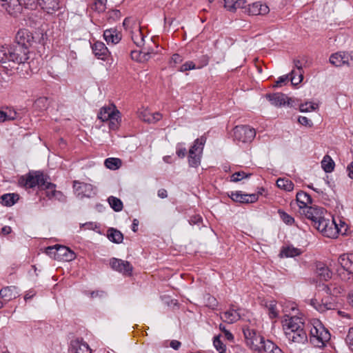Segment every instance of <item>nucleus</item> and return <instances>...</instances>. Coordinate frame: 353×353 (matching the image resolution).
<instances>
[{
    "label": "nucleus",
    "mask_w": 353,
    "mask_h": 353,
    "mask_svg": "<svg viewBox=\"0 0 353 353\" xmlns=\"http://www.w3.org/2000/svg\"><path fill=\"white\" fill-rule=\"evenodd\" d=\"M152 53V52H150L149 50H145V49H142L140 52L137 51H132L131 52V57L132 59L141 61L142 58L141 55L143 54V57L150 54Z\"/></svg>",
    "instance_id": "nucleus-44"
},
{
    "label": "nucleus",
    "mask_w": 353,
    "mask_h": 353,
    "mask_svg": "<svg viewBox=\"0 0 353 353\" xmlns=\"http://www.w3.org/2000/svg\"><path fill=\"white\" fill-rule=\"evenodd\" d=\"M234 139L239 142H251L256 136L254 129L247 125L236 126L233 129Z\"/></svg>",
    "instance_id": "nucleus-7"
},
{
    "label": "nucleus",
    "mask_w": 353,
    "mask_h": 353,
    "mask_svg": "<svg viewBox=\"0 0 353 353\" xmlns=\"http://www.w3.org/2000/svg\"><path fill=\"white\" fill-rule=\"evenodd\" d=\"M105 165L110 170H117L122 164V161L118 158H108L105 160Z\"/></svg>",
    "instance_id": "nucleus-35"
},
{
    "label": "nucleus",
    "mask_w": 353,
    "mask_h": 353,
    "mask_svg": "<svg viewBox=\"0 0 353 353\" xmlns=\"http://www.w3.org/2000/svg\"><path fill=\"white\" fill-rule=\"evenodd\" d=\"M59 245L57 244L53 246H49L46 248V253L49 255L51 258L57 260V251L58 250V246Z\"/></svg>",
    "instance_id": "nucleus-51"
},
{
    "label": "nucleus",
    "mask_w": 353,
    "mask_h": 353,
    "mask_svg": "<svg viewBox=\"0 0 353 353\" xmlns=\"http://www.w3.org/2000/svg\"><path fill=\"white\" fill-rule=\"evenodd\" d=\"M321 166L325 172H331L334 168V162L329 155H325L321 161Z\"/></svg>",
    "instance_id": "nucleus-33"
},
{
    "label": "nucleus",
    "mask_w": 353,
    "mask_h": 353,
    "mask_svg": "<svg viewBox=\"0 0 353 353\" xmlns=\"http://www.w3.org/2000/svg\"><path fill=\"white\" fill-rule=\"evenodd\" d=\"M303 326V323L297 316H287V319L283 321L285 336L289 341L294 343H305L307 341V336Z\"/></svg>",
    "instance_id": "nucleus-1"
},
{
    "label": "nucleus",
    "mask_w": 353,
    "mask_h": 353,
    "mask_svg": "<svg viewBox=\"0 0 353 353\" xmlns=\"http://www.w3.org/2000/svg\"><path fill=\"white\" fill-rule=\"evenodd\" d=\"M120 114L114 105H110L108 107H103L101 109L98 118L102 121H108L112 117Z\"/></svg>",
    "instance_id": "nucleus-21"
},
{
    "label": "nucleus",
    "mask_w": 353,
    "mask_h": 353,
    "mask_svg": "<svg viewBox=\"0 0 353 353\" xmlns=\"http://www.w3.org/2000/svg\"><path fill=\"white\" fill-rule=\"evenodd\" d=\"M245 341L252 351L261 353L264 351L266 347V341L254 329L245 327L243 330Z\"/></svg>",
    "instance_id": "nucleus-2"
},
{
    "label": "nucleus",
    "mask_w": 353,
    "mask_h": 353,
    "mask_svg": "<svg viewBox=\"0 0 353 353\" xmlns=\"http://www.w3.org/2000/svg\"><path fill=\"white\" fill-rule=\"evenodd\" d=\"M336 225L339 234H341L342 235L346 234L347 231V225L344 221L339 219V223H336Z\"/></svg>",
    "instance_id": "nucleus-54"
},
{
    "label": "nucleus",
    "mask_w": 353,
    "mask_h": 353,
    "mask_svg": "<svg viewBox=\"0 0 353 353\" xmlns=\"http://www.w3.org/2000/svg\"><path fill=\"white\" fill-rule=\"evenodd\" d=\"M9 46H0V62L6 63L10 61Z\"/></svg>",
    "instance_id": "nucleus-41"
},
{
    "label": "nucleus",
    "mask_w": 353,
    "mask_h": 353,
    "mask_svg": "<svg viewBox=\"0 0 353 353\" xmlns=\"http://www.w3.org/2000/svg\"><path fill=\"white\" fill-rule=\"evenodd\" d=\"M169 345L173 348L174 350H177L179 349V347H181V343L180 341H176V340H172L171 341L170 343H169Z\"/></svg>",
    "instance_id": "nucleus-63"
},
{
    "label": "nucleus",
    "mask_w": 353,
    "mask_h": 353,
    "mask_svg": "<svg viewBox=\"0 0 353 353\" xmlns=\"http://www.w3.org/2000/svg\"><path fill=\"white\" fill-rule=\"evenodd\" d=\"M301 253V252L299 249L288 246L282 249L280 255L281 256H284L285 257H294L299 256Z\"/></svg>",
    "instance_id": "nucleus-34"
},
{
    "label": "nucleus",
    "mask_w": 353,
    "mask_h": 353,
    "mask_svg": "<svg viewBox=\"0 0 353 353\" xmlns=\"http://www.w3.org/2000/svg\"><path fill=\"white\" fill-rule=\"evenodd\" d=\"M297 75L298 77L295 76V72L294 70H292L290 74L292 84L295 85L300 83L303 79V72H298Z\"/></svg>",
    "instance_id": "nucleus-47"
},
{
    "label": "nucleus",
    "mask_w": 353,
    "mask_h": 353,
    "mask_svg": "<svg viewBox=\"0 0 353 353\" xmlns=\"http://www.w3.org/2000/svg\"><path fill=\"white\" fill-rule=\"evenodd\" d=\"M206 141V138L201 137L194 141V145L189 150L188 163L192 167H197L200 164L201 154Z\"/></svg>",
    "instance_id": "nucleus-5"
},
{
    "label": "nucleus",
    "mask_w": 353,
    "mask_h": 353,
    "mask_svg": "<svg viewBox=\"0 0 353 353\" xmlns=\"http://www.w3.org/2000/svg\"><path fill=\"white\" fill-rule=\"evenodd\" d=\"M41 188L46 190V194L47 197H48L50 199H53L54 193L56 192L57 191L55 190V184L46 181V185H43V187H41Z\"/></svg>",
    "instance_id": "nucleus-39"
},
{
    "label": "nucleus",
    "mask_w": 353,
    "mask_h": 353,
    "mask_svg": "<svg viewBox=\"0 0 353 353\" xmlns=\"http://www.w3.org/2000/svg\"><path fill=\"white\" fill-rule=\"evenodd\" d=\"M325 212L324 208L314 205L305 208L302 213L305 214L307 219L312 221L314 225L315 222L319 221L324 216Z\"/></svg>",
    "instance_id": "nucleus-12"
},
{
    "label": "nucleus",
    "mask_w": 353,
    "mask_h": 353,
    "mask_svg": "<svg viewBox=\"0 0 353 353\" xmlns=\"http://www.w3.org/2000/svg\"><path fill=\"white\" fill-rule=\"evenodd\" d=\"M39 6L49 14L59 9L58 0H37Z\"/></svg>",
    "instance_id": "nucleus-23"
},
{
    "label": "nucleus",
    "mask_w": 353,
    "mask_h": 353,
    "mask_svg": "<svg viewBox=\"0 0 353 353\" xmlns=\"http://www.w3.org/2000/svg\"><path fill=\"white\" fill-rule=\"evenodd\" d=\"M350 54L347 52H337L333 54L330 57V63L336 67L343 65H353V62L349 61Z\"/></svg>",
    "instance_id": "nucleus-14"
},
{
    "label": "nucleus",
    "mask_w": 353,
    "mask_h": 353,
    "mask_svg": "<svg viewBox=\"0 0 353 353\" xmlns=\"http://www.w3.org/2000/svg\"><path fill=\"white\" fill-rule=\"evenodd\" d=\"M322 234L328 238L334 239L337 237L339 230H337L336 221L334 219L327 221V225Z\"/></svg>",
    "instance_id": "nucleus-22"
},
{
    "label": "nucleus",
    "mask_w": 353,
    "mask_h": 353,
    "mask_svg": "<svg viewBox=\"0 0 353 353\" xmlns=\"http://www.w3.org/2000/svg\"><path fill=\"white\" fill-rule=\"evenodd\" d=\"M230 198L236 202L242 203H254L258 200L259 196L257 194H241V192H232Z\"/></svg>",
    "instance_id": "nucleus-17"
},
{
    "label": "nucleus",
    "mask_w": 353,
    "mask_h": 353,
    "mask_svg": "<svg viewBox=\"0 0 353 353\" xmlns=\"http://www.w3.org/2000/svg\"><path fill=\"white\" fill-rule=\"evenodd\" d=\"M139 117L143 121L151 123V113L148 110L139 111Z\"/></svg>",
    "instance_id": "nucleus-49"
},
{
    "label": "nucleus",
    "mask_w": 353,
    "mask_h": 353,
    "mask_svg": "<svg viewBox=\"0 0 353 353\" xmlns=\"http://www.w3.org/2000/svg\"><path fill=\"white\" fill-rule=\"evenodd\" d=\"M70 345L72 353H91L89 345L82 339H76L71 341Z\"/></svg>",
    "instance_id": "nucleus-20"
},
{
    "label": "nucleus",
    "mask_w": 353,
    "mask_h": 353,
    "mask_svg": "<svg viewBox=\"0 0 353 353\" xmlns=\"http://www.w3.org/2000/svg\"><path fill=\"white\" fill-rule=\"evenodd\" d=\"M329 219H326L325 216H323L321 219H319L317 222H315L314 226L321 233L324 231L325 226L327 225V221H329Z\"/></svg>",
    "instance_id": "nucleus-46"
},
{
    "label": "nucleus",
    "mask_w": 353,
    "mask_h": 353,
    "mask_svg": "<svg viewBox=\"0 0 353 353\" xmlns=\"http://www.w3.org/2000/svg\"><path fill=\"white\" fill-rule=\"evenodd\" d=\"M53 198L61 202H64L66 200L65 196L61 192L57 190L54 193Z\"/></svg>",
    "instance_id": "nucleus-62"
},
{
    "label": "nucleus",
    "mask_w": 353,
    "mask_h": 353,
    "mask_svg": "<svg viewBox=\"0 0 353 353\" xmlns=\"http://www.w3.org/2000/svg\"><path fill=\"white\" fill-rule=\"evenodd\" d=\"M107 232L108 238L110 241L114 243H120L123 241V235L119 230L111 228L108 230Z\"/></svg>",
    "instance_id": "nucleus-28"
},
{
    "label": "nucleus",
    "mask_w": 353,
    "mask_h": 353,
    "mask_svg": "<svg viewBox=\"0 0 353 353\" xmlns=\"http://www.w3.org/2000/svg\"><path fill=\"white\" fill-rule=\"evenodd\" d=\"M34 42V38L32 33L27 29L19 30L16 34L14 43L19 44L28 50Z\"/></svg>",
    "instance_id": "nucleus-9"
},
{
    "label": "nucleus",
    "mask_w": 353,
    "mask_h": 353,
    "mask_svg": "<svg viewBox=\"0 0 353 353\" xmlns=\"http://www.w3.org/2000/svg\"><path fill=\"white\" fill-rule=\"evenodd\" d=\"M245 12L252 16L265 15L269 13L270 8L266 4L257 1L249 4L248 8L245 7Z\"/></svg>",
    "instance_id": "nucleus-13"
},
{
    "label": "nucleus",
    "mask_w": 353,
    "mask_h": 353,
    "mask_svg": "<svg viewBox=\"0 0 353 353\" xmlns=\"http://www.w3.org/2000/svg\"><path fill=\"white\" fill-rule=\"evenodd\" d=\"M265 97L271 103L272 105L279 107L285 105L286 103L290 105L292 99L288 98L285 94L277 92L274 94H267Z\"/></svg>",
    "instance_id": "nucleus-15"
},
{
    "label": "nucleus",
    "mask_w": 353,
    "mask_h": 353,
    "mask_svg": "<svg viewBox=\"0 0 353 353\" xmlns=\"http://www.w3.org/2000/svg\"><path fill=\"white\" fill-rule=\"evenodd\" d=\"M324 292L329 295L331 294V288H324L323 289ZM334 301V299L332 296H327L325 297L322 298L321 303L323 304L326 309H332V307L334 306L333 302Z\"/></svg>",
    "instance_id": "nucleus-37"
},
{
    "label": "nucleus",
    "mask_w": 353,
    "mask_h": 353,
    "mask_svg": "<svg viewBox=\"0 0 353 353\" xmlns=\"http://www.w3.org/2000/svg\"><path fill=\"white\" fill-rule=\"evenodd\" d=\"M315 273L319 280L318 285H324L323 281H327L332 277V272L327 266L322 262H317L316 263Z\"/></svg>",
    "instance_id": "nucleus-11"
},
{
    "label": "nucleus",
    "mask_w": 353,
    "mask_h": 353,
    "mask_svg": "<svg viewBox=\"0 0 353 353\" xmlns=\"http://www.w3.org/2000/svg\"><path fill=\"white\" fill-rule=\"evenodd\" d=\"M132 25H135V23L132 21L131 18L127 17L124 19L123 26L125 30L132 28Z\"/></svg>",
    "instance_id": "nucleus-60"
},
{
    "label": "nucleus",
    "mask_w": 353,
    "mask_h": 353,
    "mask_svg": "<svg viewBox=\"0 0 353 353\" xmlns=\"http://www.w3.org/2000/svg\"><path fill=\"white\" fill-rule=\"evenodd\" d=\"M219 329L224 333L225 337L228 341H232L234 339V336H233L232 334L230 332H229L228 330L225 329V327L224 325L220 324Z\"/></svg>",
    "instance_id": "nucleus-57"
},
{
    "label": "nucleus",
    "mask_w": 353,
    "mask_h": 353,
    "mask_svg": "<svg viewBox=\"0 0 353 353\" xmlns=\"http://www.w3.org/2000/svg\"><path fill=\"white\" fill-rule=\"evenodd\" d=\"M29 50L21 46L13 43L9 46L10 61L18 64H25L28 60Z\"/></svg>",
    "instance_id": "nucleus-6"
},
{
    "label": "nucleus",
    "mask_w": 353,
    "mask_h": 353,
    "mask_svg": "<svg viewBox=\"0 0 353 353\" xmlns=\"http://www.w3.org/2000/svg\"><path fill=\"white\" fill-rule=\"evenodd\" d=\"M299 123L305 126H311L312 121L305 117H299L298 119Z\"/></svg>",
    "instance_id": "nucleus-61"
},
{
    "label": "nucleus",
    "mask_w": 353,
    "mask_h": 353,
    "mask_svg": "<svg viewBox=\"0 0 353 353\" xmlns=\"http://www.w3.org/2000/svg\"><path fill=\"white\" fill-rule=\"evenodd\" d=\"M213 344L216 350L219 353H225L226 351V346L220 340V336H217L214 338Z\"/></svg>",
    "instance_id": "nucleus-42"
},
{
    "label": "nucleus",
    "mask_w": 353,
    "mask_h": 353,
    "mask_svg": "<svg viewBox=\"0 0 353 353\" xmlns=\"http://www.w3.org/2000/svg\"><path fill=\"white\" fill-rule=\"evenodd\" d=\"M1 6L6 12L14 17L20 14L22 11V6L19 0H8L1 3Z\"/></svg>",
    "instance_id": "nucleus-16"
},
{
    "label": "nucleus",
    "mask_w": 353,
    "mask_h": 353,
    "mask_svg": "<svg viewBox=\"0 0 353 353\" xmlns=\"http://www.w3.org/2000/svg\"><path fill=\"white\" fill-rule=\"evenodd\" d=\"M17 118V112L14 110H8V111L0 110V122L7 121H13Z\"/></svg>",
    "instance_id": "nucleus-36"
},
{
    "label": "nucleus",
    "mask_w": 353,
    "mask_h": 353,
    "mask_svg": "<svg viewBox=\"0 0 353 353\" xmlns=\"http://www.w3.org/2000/svg\"><path fill=\"white\" fill-rule=\"evenodd\" d=\"M296 199L299 203V208L302 209L303 211L305 208H310L307 205L312 203L310 195L303 191L297 192Z\"/></svg>",
    "instance_id": "nucleus-26"
},
{
    "label": "nucleus",
    "mask_w": 353,
    "mask_h": 353,
    "mask_svg": "<svg viewBox=\"0 0 353 353\" xmlns=\"http://www.w3.org/2000/svg\"><path fill=\"white\" fill-rule=\"evenodd\" d=\"M108 201L110 205L114 211L120 212L122 210L123 207V203L119 199L111 196L108 198Z\"/></svg>",
    "instance_id": "nucleus-38"
},
{
    "label": "nucleus",
    "mask_w": 353,
    "mask_h": 353,
    "mask_svg": "<svg viewBox=\"0 0 353 353\" xmlns=\"http://www.w3.org/2000/svg\"><path fill=\"white\" fill-rule=\"evenodd\" d=\"M134 28V31H131L132 39L138 47H141L144 44V36L139 26H136Z\"/></svg>",
    "instance_id": "nucleus-29"
},
{
    "label": "nucleus",
    "mask_w": 353,
    "mask_h": 353,
    "mask_svg": "<svg viewBox=\"0 0 353 353\" xmlns=\"http://www.w3.org/2000/svg\"><path fill=\"white\" fill-rule=\"evenodd\" d=\"M189 223L190 225H200V224L202 223V218L200 215H194L190 217Z\"/></svg>",
    "instance_id": "nucleus-58"
},
{
    "label": "nucleus",
    "mask_w": 353,
    "mask_h": 353,
    "mask_svg": "<svg viewBox=\"0 0 353 353\" xmlns=\"http://www.w3.org/2000/svg\"><path fill=\"white\" fill-rule=\"evenodd\" d=\"M1 203L5 206L13 205L19 199L17 194H5L1 196Z\"/></svg>",
    "instance_id": "nucleus-31"
},
{
    "label": "nucleus",
    "mask_w": 353,
    "mask_h": 353,
    "mask_svg": "<svg viewBox=\"0 0 353 353\" xmlns=\"http://www.w3.org/2000/svg\"><path fill=\"white\" fill-rule=\"evenodd\" d=\"M107 0H94L92 9L100 12H103L105 9V3Z\"/></svg>",
    "instance_id": "nucleus-48"
},
{
    "label": "nucleus",
    "mask_w": 353,
    "mask_h": 353,
    "mask_svg": "<svg viewBox=\"0 0 353 353\" xmlns=\"http://www.w3.org/2000/svg\"><path fill=\"white\" fill-rule=\"evenodd\" d=\"M210 58L208 55H203L199 59V65L197 68L200 69L208 64Z\"/></svg>",
    "instance_id": "nucleus-59"
},
{
    "label": "nucleus",
    "mask_w": 353,
    "mask_h": 353,
    "mask_svg": "<svg viewBox=\"0 0 353 353\" xmlns=\"http://www.w3.org/2000/svg\"><path fill=\"white\" fill-rule=\"evenodd\" d=\"M0 298L5 301H8L12 298H15V294H13L11 288H1Z\"/></svg>",
    "instance_id": "nucleus-40"
},
{
    "label": "nucleus",
    "mask_w": 353,
    "mask_h": 353,
    "mask_svg": "<svg viewBox=\"0 0 353 353\" xmlns=\"http://www.w3.org/2000/svg\"><path fill=\"white\" fill-rule=\"evenodd\" d=\"M271 352L272 353H283V351L270 340L266 341V347L263 352Z\"/></svg>",
    "instance_id": "nucleus-43"
},
{
    "label": "nucleus",
    "mask_w": 353,
    "mask_h": 353,
    "mask_svg": "<svg viewBox=\"0 0 353 353\" xmlns=\"http://www.w3.org/2000/svg\"><path fill=\"white\" fill-rule=\"evenodd\" d=\"M276 185L278 188L286 191H292L294 189V183L288 179L280 178L277 179Z\"/></svg>",
    "instance_id": "nucleus-32"
},
{
    "label": "nucleus",
    "mask_w": 353,
    "mask_h": 353,
    "mask_svg": "<svg viewBox=\"0 0 353 353\" xmlns=\"http://www.w3.org/2000/svg\"><path fill=\"white\" fill-rule=\"evenodd\" d=\"M110 264L114 270L122 273L123 274L130 275L132 274L133 268L127 261L112 258L110 260Z\"/></svg>",
    "instance_id": "nucleus-10"
},
{
    "label": "nucleus",
    "mask_w": 353,
    "mask_h": 353,
    "mask_svg": "<svg viewBox=\"0 0 353 353\" xmlns=\"http://www.w3.org/2000/svg\"><path fill=\"white\" fill-rule=\"evenodd\" d=\"M338 262L345 270L353 274V253L341 254Z\"/></svg>",
    "instance_id": "nucleus-19"
},
{
    "label": "nucleus",
    "mask_w": 353,
    "mask_h": 353,
    "mask_svg": "<svg viewBox=\"0 0 353 353\" xmlns=\"http://www.w3.org/2000/svg\"><path fill=\"white\" fill-rule=\"evenodd\" d=\"M241 318L238 310L231 309L221 315V319L228 323H233Z\"/></svg>",
    "instance_id": "nucleus-27"
},
{
    "label": "nucleus",
    "mask_w": 353,
    "mask_h": 353,
    "mask_svg": "<svg viewBox=\"0 0 353 353\" xmlns=\"http://www.w3.org/2000/svg\"><path fill=\"white\" fill-rule=\"evenodd\" d=\"M330 334L319 320L314 321L310 330V342L316 347H322L330 339Z\"/></svg>",
    "instance_id": "nucleus-3"
},
{
    "label": "nucleus",
    "mask_w": 353,
    "mask_h": 353,
    "mask_svg": "<svg viewBox=\"0 0 353 353\" xmlns=\"http://www.w3.org/2000/svg\"><path fill=\"white\" fill-rule=\"evenodd\" d=\"M92 48L94 54L98 59L102 60H105L106 59L108 54V50L103 42H95Z\"/></svg>",
    "instance_id": "nucleus-24"
},
{
    "label": "nucleus",
    "mask_w": 353,
    "mask_h": 353,
    "mask_svg": "<svg viewBox=\"0 0 353 353\" xmlns=\"http://www.w3.org/2000/svg\"><path fill=\"white\" fill-rule=\"evenodd\" d=\"M195 68L196 65L193 61H187L181 66L179 71L185 72Z\"/></svg>",
    "instance_id": "nucleus-55"
},
{
    "label": "nucleus",
    "mask_w": 353,
    "mask_h": 353,
    "mask_svg": "<svg viewBox=\"0 0 353 353\" xmlns=\"http://www.w3.org/2000/svg\"><path fill=\"white\" fill-rule=\"evenodd\" d=\"M225 8L230 11H234L237 8H245L246 0H224Z\"/></svg>",
    "instance_id": "nucleus-30"
},
{
    "label": "nucleus",
    "mask_w": 353,
    "mask_h": 353,
    "mask_svg": "<svg viewBox=\"0 0 353 353\" xmlns=\"http://www.w3.org/2000/svg\"><path fill=\"white\" fill-rule=\"evenodd\" d=\"M279 214H280L281 219L287 224L291 225L294 222V219L288 214L286 212L279 210Z\"/></svg>",
    "instance_id": "nucleus-53"
},
{
    "label": "nucleus",
    "mask_w": 353,
    "mask_h": 353,
    "mask_svg": "<svg viewBox=\"0 0 353 353\" xmlns=\"http://www.w3.org/2000/svg\"><path fill=\"white\" fill-rule=\"evenodd\" d=\"M57 260L63 261H70L75 259V253L69 248L63 245H59L57 251Z\"/></svg>",
    "instance_id": "nucleus-18"
},
{
    "label": "nucleus",
    "mask_w": 353,
    "mask_h": 353,
    "mask_svg": "<svg viewBox=\"0 0 353 353\" xmlns=\"http://www.w3.org/2000/svg\"><path fill=\"white\" fill-rule=\"evenodd\" d=\"M120 114H117V115H114L112 117L109 121V127L112 130H117L119 126L120 122Z\"/></svg>",
    "instance_id": "nucleus-45"
},
{
    "label": "nucleus",
    "mask_w": 353,
    "mask_h": 353,
    "mask_svg": "<svg viewBox=\"0 0 353 353\" xmlns=\"http://www.w3.org/2000/svg\"><path fill=\"white\" fill-rule=\"evenodd\" d=\"M73 189L74 194L80 199L91 198L97 193L96 188L92 184L79 181H73Z\"/></svg>",
    "instance_id": "nucleus-8"
},
{
    "label": "nucleus",
    "mask_w": 353,
    "mask_h": 353,
    "mask_svg": "<svg viewBox=\"0 0 353 353\" xmlns=\"http://www.w3.org/2000/svg\"><path fill=\"white\" fill-rule=\"evenodd\" d=\"M250 174H246L244 172H237L234 173L231 176V181L233 182H238L241 181L243 178H247Z\"/></svg>",
    "instance_id": "nucleus-52"
},
{
    "label": "nucleus",
    "mask_w": 353,
    "mask_h": 353,
    "mask_svg": "<svg viewBox=\"0 0 353 353\" xmlns=\"http://www.w3.org/2000/svg\"><path fill=\"white\" fill-rule=\"evenodd\" d=\"M346 341L350 345H353V327H352V328H350L349 330V332H348L347 335L346 336Z\"/></svg>",
    "instance_id": "nucleus-64"
},
{
    "label": "nucleus",
    "mask_w": 353,
    "mask_h": 353,
    "mask_svg": "<svg viewBox=\"0 0 353 353\" xmlns=\"http://www.w3.org/2000/svg\"><path fill=\"white\" fill-rule=\"evenodd\" d=\"M46 176H45L42 172H35L20 177L19 179V184L28 188H32L36 185H39L41 188L43 187V185H46Z\"/></svg>",
    "instance_id": "nucleus-4"
},
{
    "label": "nucleus",
    "mask_w": 353,
    "mask_h": 353,
    "mask_svg": "<svg viewBox=\"0 0 353 353\" xmlns=\"http://www.w3.org/2000/svg\"><path fill=\"white\" fill-rule=\"evenodd\" d=\"M103 37L108 43H118L121 39V34L115 29L106 30L103 32Z\"/></svg>",
    "instance_id": "nucleus-25"
},
{
    "label": "nucleus",
    "mask_w": 353,
    "mask_h": 353,
    "mask_svg": "<svg viewBox=\"0 0 353 353\" xmlns=\"http://www.w3.org/2000/svg\"><path fill=\"white\" fill-rule=\"evenodd\" d=\"M268 314L270 319H274L278 316L274 301H271L268 306Z\"/></svg>",
    "instance_id": "nucleus-50"
},
{
    "label": "nucleus",
    "mask_w": 353,
    "mask_h": 353,
    "mask_svg": "<svg viewBox=\"0 0 353 353\" xmlns=\"http://www.w3.org/2000/svg\"><path fill=\"white\" fill-rule=\"evenodd\" d=\"M314 104L312 103H305L300 105L301 112H309L311 110H315Z\"/></svg>",
    "instance_id": "nucleus-56"
}]
</instances>
